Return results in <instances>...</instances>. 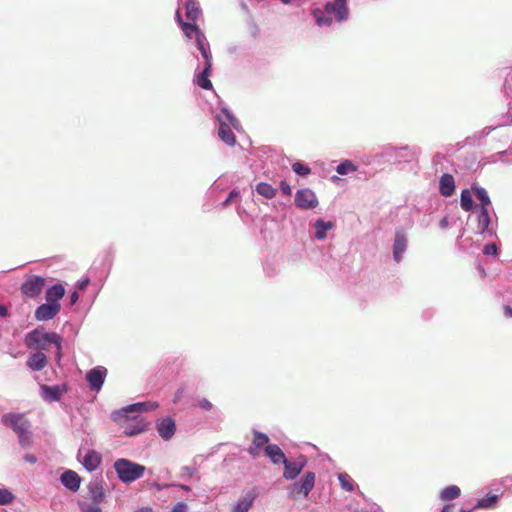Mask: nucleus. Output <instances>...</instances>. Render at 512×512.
<instances>
[{
  "label": "nucleus",
  "instance_id": "1",
  "mask_svg": "<svg viewBox=\"0 0 512 512\" xmlns=\"http://www.w3.org/2000/svg\"><path fill=\"white\" fill-rule=\"evenodd\" d=\"M158 404L155 402H139L129 405L113 414L114 421L118 422L123 429L125 435L134 436L147 428V423L139 417H129V413H141L144 411L155 410Z\"/></svg>",
  "mask_w": 512,
  "mask_h": 512
},
{
  "label": "nucleus",
  "instance_id": "2",
  "mask_svg": "<svg viewBox=\"0 0 512 512\" xmlns=\"http://www.w3.org/2000/svg\"><path fill=\"white\" fill-rule=\"evenodd\" d=\"M118 478L124 483H131L144 475L145 466L134 463L128 459L121 458L113 465Z\"/></svg>",
  "mask_w": 512,
  "mask_h": 512
},
{
  "label": "nucleus",
  "instance_id": "3",
  "mask_svg": "<svg viewBox=\"0 0 512 512\" xmlns=\"http://www.w3.org/2000/svg\"><path fill=\"white\" fill-rule=\"evenodd\" d=\"M2 423L6 426L11 427L18 434L19 441L22 446L25 447L30 444V424L23 414H5L2 416Z\"/></svg>",
  "mask_w": 512,
  "mask_h": 512
},
{
  "label": "nucleus",
  "instance_id": "4",
  "mask_svg": "<svg viewBox=\"0 0 512 512\" xmlns=\"http://www.w3.org/2000/svg\"><path fill=\"white\" fill-rule=\"evenodd\" d=\"M60 335L55 332H43L34 329L25 337V345L30 349L46 350L50 344L59 345Z\"/></svg>",
  "mask_w": 512,
  "mask_h": 512
},
{
  "label": "nucleus",
  "instance_id": "5",
  "mask_svg": "<svg viewBox=\"0 0 512 512\" xmlns=\"http://www.w3.org/2000/svg\"><path fill=\"white\" fill-rule=\"evenodd\" d=\"M315 478V473L307 472L301 482H295L289 487V496L293 499L307 497L314 488Z\"/></svg>",
  "mask_w": 512,
  "mask_h": 512
},
{
  "label": "nucleus",
  "instance_id": "6",
  "mask_svg": "<svg viewBox=\"0 0 512 512\" xmlns=\"http://www.w3.org/2000/svg\"><path fill=\"white\" fill-rule=\"evenodd\" d=\"M45 285V278L38 275H30L21 285V292L27 297L35 298L41 294Z\"/></svg>",
  "mask_w": 512,
  "mask_h": 512
},
{
  "label": "nucleus",
  "instance_id": "7",
  "mask_svg": "<svg viewBox=\"0 0 512 512\" xmlns=\"http://www.w3.org/2000/svg\"><path fill=\"white\" fill-rule=\"evenodd\" d=\"M295 204L301 209H314L318 205V200L312 190L304 188L296 192Z\"/></svg>",
  "mask_w": 512,
  "mask_h": 512
},
{
  "label": "nucleus",
  "instance_id": "8",
  "mask_svg": "<svg viewBox=\"0 0 512 512\" xmlns=\"http://www.w3.org/2000/svg\"><path fill=\"white\" fill-rule=\"evenodd\" d=\"M325 12L328 15H334L338 22L345 21L348 18L349 13L346 0H334L333 2H328L325 5Z\"/></svg>",
  "mask_w": 512,
  "mask_h": 512
},
{
  "label": "nucleus",
  "instance_id": "9",
  "mask_svg": "<svg viewBox=\"0 0 512 512\" xmlns=\"http://www.w3.org/2000/svg\"><path fill=\"white\" fill-rule=\"evenodd\" d=\"M106 375L107 369L102 366L95 367L88 371L86 374V380L88 381L91 390L99 391L104 383Z\"/></svg>",
  "mask_w": 512,
  "mask_h": 512
},
{
  "label": "nucleus",
  "instance_id": "10",
  "mask_svg": "<svg viewBox=\"0 0 512 512\" xmlns=\"http://www.w3.org/2000/svg\"><path fill=\"white\" fill-rule=\"evenodd\" d=\"M283 465V477L287 480H293L301 473L305 467L306 459L303 456L297 458L295 461H289L286 459V462H284Z\"/></svg>",
  "mask_w": 512,
  "mask_h": 512
},
{
  "label": "nucleus",
  "instance_id": "11",
  "mask_svg": "<svg viewBox=\"0 0 512 512\" xmlns=\"http://www.w3.org/2000/svg\"><path fill=\"white\" fill-rule=\"evenodd\" d=\"M182 31L189 39L192 38V33L195 34L196 45L199 51L209 47L206 36L197 24H182Z\"/></svg>",
  "mask_w": 512,
  "mask_h": 512
},
{
  "label": "nucleus",
  "instance_id": "12",
  "mask_svg": "<svg viewBox=\"0 0 512 512\" xmlns=\"http://www.w3.org/2000/svg\"><path fill=\"white\" fill-rule=\"evenodd\" d=\"M40 391L44 400L48 402H55L59 401L62 394L67 391V385L63 384L62 386H48L44 384L40 386Z\"/></svg>",
  "mask_w": 512,
  "mask_h": 512
},
{
  "label": "nucleus",
  "instance_id": "13",
  "mask_svg": "<svg viewBox=\"0 0 512 512\" xmlns=\"http://www.w3.org/2000/svg\"><path fill=\"white\" fill-rule=\"evenodd\" d=\"M60 304L45 303L40 305L35 311V318L38 321H47L53 319L60 311Z\"/></svg>",
  "mask_w": 512,
  "mask_h": 512
},
{
  "label": "nucleus",
  "instance_id": "14",
  "mask_svg": "<svg viewBox=\"0 0 512 512\" xmlns=\"http://www.w3.org/2000/svg\"><path fill=\"white\" fill-rule=\"evenodd\" d=\"M157 431L164 440H169L175 434L176 423L172 418L166 417L157 423Z\"/></svg>",
  "mask_w": 512,
  "mask_h": 512
},
{
  "label": "nucleus",
  "instance_id": "15",
  "mask_svg": "<svg viewBox=\"0 0 512 512\" xmlns=\"http://www.w3.org/2000/svg\"><path fill=\"white\" fill-rule=\"evenodd\" d=\"M407 247V239L402 229L397 230L395 233V240L393 245V256L396 262L402 260L403 253Z\"/></svg>",
  "mask_w": 512,
  "mask_h": 512
},
{
  "label": "nucleus",
  "instance_id": "16",
  "mask_svg": "<svg viewBox=\"0 0 512 512\" xmlns=\"http://www.w3.org/2000/svg\"><path fill=\"white\" fill-rule=\"evenodd\" d=\"M257 497L255 489L247 492L233 507L232 512H248Z\"/></svg>",
  "mask_w": 512,
  "mask_h": 512
},
{
  "label": "nucleus",
  "instance_id": "17",
  "mask_svg": "<svg viewBox=\"0 0 512 512\" xmlns=\"http://www.w3.org/2000/svg\"><path fill=\"white\" fill-rule=\"evenodd\" d=\"M61 482L66 488L75 492L80 487L81 478L76 472L67 470L62 474Z\"/></svg>",
  "mask_w": 512,
  "mask_h": 512
},
{
  "label": "nucleus",
  "instance_id": "18",
  "mask_svg": "<svg viewBox=\"0 0 512 512\" xmlns=\"http://www.w3.org/2000/svg\"><path fill=\"white\" fill-rule=\"evenodd\" d=\"M47 357L43 352H36L29 356L26 364L33 371H40L47 365Z\"/></svg>",
  "mask_w": 512,
  "mask_h": 512
},
{
  "label": "nucleus",
  "instance_id": "19",
  "mask_svg": "<svg viewBox=\"0 0 512 512\" xmlns=\"http://www.w3.org/2000/svg\"><path fill=\"white\" fill-rule=\"evenodd\" d=\"M264 452L266 456L269 457L274 464H283L284 462H286L287 458L285 454L283 453L281 448L276 444L267 445L264 448Z\"/></svg>",
  "mask_w": 512,
  "mask_h": 512
},
{
  "label": "nucleus",
  "instance_id": "20",
  "mask_svg": "<svg viewBox=\"0 0 512 512\" xmlns=\"http://www.w3.org/2000/svg\"><path fill=\"white\" fill-rule=\"evenodd\" d=\"M101 460V455L97 451L89 450L84 456L82 464L88 471H94L99 467Z\"/></svg>",
  "mask_w": 512,
  "mask_h": 512
},
{
  "label": "nucleus",
  "instance_id": "21",
  "mask_svg": "<svg viewBox=\"0 0 512 512\" xmlns=\"http://www.w3.org/2000/svg\"><path fill=\"white\" fill-rule=\"evenodd\" d=\"M455 182L454 178L450 174H444L440 178V193L443 196L449 197L454 193Z\"/></svg>",
  "mask_w": 512,
  "mask_h": 512
},
{
  "label": "nucleus",
  "instance_id": "22",
  "mask_svg": "<svg viewBox=\"0 0 512 512\" xmlns=\"http://www.w3.org/2000/svg\"><path fill=\"white\" fill-rule=\"evenodd\" d=\"M65 294V289L62 284H55L50 287L46 292V301L52 304H60L59 300Z\"/></svg>",
  "mask_w": 512,
  "mask_h": 512
},
{
  "label": "nucleus",
  "instance_id": "23",
  "mask_svg": "<svg viewBox=\"0 0 512 512\" xmlns=\"http://www.w3.org/2000/svg\"><path fill=\"white\" fill-rule=\"evenodd\" d=\"M218 135L220 139L225 142L227 145H234L236 142V137L232 131V129L226 123H221L218 130Z\"/></svg>",
  "mask_w": 512,
  "mask_h": 512
},
{
  "label": "nucleus",
  "instance_id": "24",
  "mask_svg": "<svg viewBox=\"0 0 512 512\" xmlns=\"http://www.w3.org/2000/svg\"><path fill=\"white\" fill-rule=\"evenodd\" d=\"M211 67H204L203 71L197 75L195 79V83L204 90L212 89V82L209 80V75L211 73Z\"/></svg>",
  "mask_w": 512,
  "mask_h": 512
},
{
  "label": "nucleus",
  "instance_id": "25",
  "mask_svg": "<svg viewBox=\"0 0 512 512\" xmlns=\"http://www.w3.org/2000/svg\"><path fill=\"white\" fill-rule=\"evenodd\" d=\"M186 17L190 20V23H195L201 14V10L198 4L194 0H188L185 5Z\"/></svg>",
  "mask_w": 512,
  "mask_h": 512
},
{
  "label": "nucleus",
  "instance_id": "26",
  "mask_svg": "<svg viewBox=\"0 0 512 512\" xmlns=\"http://www.w3.org/2000/svg\"><path fill=\"white\" fill-rule=\"evenodd\" d=\"M489 225H490V216H489L488 209L485 207H481L480 213L478 215V220H477V229H478L479 233H484L485 231H487L489 228Z\"/></svg>",
  "mask_w": 512,
  "mask_h": 512
},
{
  "label": "nucleus",
  "instance_id": "27",
  "mask_svg": "<svg viewBox=\"0 0 512 512\" xmlns=\"http://www.w3.org/2000/svg\"><path fill=\"white\" fill-rule=\"evenodd\" d=\"M332 226L333 225L331 222H324L323 220L318 219L314 224V227L316 229L315 237L318 240H323L326 237L327 231L330 230Z\"/></svg>",
  "mask_w": 512,
  "mask_h": 512
},
{
  "label": "nucleus",
  "instance_id": "28",
  "mask_svg": "<svg viewBox=\"0 0 512 512\" xmlns=\"http://www.w3.org/2000/svg\"><path fill=\"white\" fill-rule=\"evenodd\" d=\"M461 490L456 485H451L444 488L441 492V499L443 501H450L458 498L460 496Z\"/></svg>",
  "mask_w": 512,
  "mask_h": 512
},
{
  "label": "nucleus",
  "instance_id": "29",
  "mask_svg": "<svg viewBox=\"0 0 512 512\" xmlns=\"http://www.w3.org/2000/svg\"><path fill=\"white\" fill-rule=\"evenodd\" d=\"M256 191L265 198L272 199L276 196L277 190L268 183L261 182L256 186Z\"/></svg>",
  "mask_w": 512,
  "mask_h": 512
},
{
  "label": "nucleus",
  "instance_id": "30",
  "mask_svg": "<svg viewBox=\"0 0 512 512\" xmlns=\"http://www.w3.org/2000/svg\"><path fill=\"white\" fill-rule=\"evenodd\" d=\"M90 494L91 499L93 500L92 503H96V505H99L104 500L105 493L103 490L102 485L96 483L90 487Z\"/></svg>",
  "mask_w": 512,
  "mask_h": 512
},
{
  "label": "nucleus",
  "instance_id": "31",
  "mask_svg": "<svg viewBox=\"0 0 512 512\" xmlns=\"http://www.w3.org/2000/svg\"><path fill=\"white\" fill-rule=\"evenodd\" d=\"M460 205L464 211H470L473 208V199L469 190L461 192Z\"/></svg>",
  "mask_w": 512,
  "mask_h": 512
},
{
  "label": "nucleus",
  "instance_id": "32",
  "mask_svg": "<svg viewBox=\"0 0 512 512\" xmlns=\"http://www.w3.org/2000/svg\"><path fill=\"white\" fill-rule=\"evenodd\" d=\"M254 434V438H253V445L256 446L257 448H262V447H266L269 443V437L262 433V432H259V431H254L253 432Z\"/></svg>",
  "mask_w": 512,
  "mask_h": 512
},
{
  "label": "nucleus",
  "instance_id": "33",
  "mask_svg": "<svg viewBox=\"0 0 512 512\" xmlns=\"http://www.w3.org/2000/svg\"><path fill=\"white\" fill-rule=\"evenodd\" d=\"M341 488L347 492L354 490L353 480L347 473H341L338 476Z\"/></svg>",
  "mask_w": 512,
  "mask_h": 512
},
{
  "label": "nucleus",
  "instance_id": "34",
  "mask_svg": "<svg viewBox=\"0 0 512 512\" xmlns=\"http://www.w3.org/2000/svg\"><path fill=\"white\" fill-rule=\"evenodd\" d=\"M474 191L476 198L481 202V207L487 208L491 204L487 191L481 187L475 188Z\"/></svg>",
  "mask_w": 512,
  "mask_h": 512
},
{
  "label": "nucleus",
  "instance_id": "35",
  "mask_svg": "<svg viewBox=\"0 0 512 512\" xmlns=\"http://www.w3.org/2000/svg\"><path fill=\"white\" fill-rule=\"evenodd\" d=\"M497 501H498L497 495H488L487 497L480 499L477 502V505L475 506V508H485V509L491 508L496 504Z\"/></svg>",
  "mask_w": 512,
  "mask_h": 512
},
{
  "label": "nucleus",
  "instance_id": "36",
  "mask_svg": "<svg viewBox=\"0 0 512 512\" xmlns=\"http://www.w3.org/2000/svg\"><path fill=\"white\" fill-rule=\"evenodd\" d=\"M354 171H356V166L349 160L340 163L336 168V172L340 175H346Z\"/></svg>",
  "mask_w": 512,
  "mask_h": 512
},
{
  "label": "nucleus",
  "instance_id": "37",
  "mask_svg": "<svg viewBox=\"0 0 512 512\" xmlns=\"http://www.w3.org/2000/svg\"><path fill=\"white\" fill-rule=\"evenodd\" d=\"M14 495L7 489H0V505H7L12 503Z\"/></svg>",
  "mask_w": 512,
  "mask_h": 512
},
{
  "label": "nucleus",
  "instance_id": "38",
  "mask_svg": "<svg viewBox=\"0 0 512 512\" xmlns=\"http://www.w3.org/2000/svg\"><path fill=\"white\" fill-rule=\"evenodd\" d=\"M292 169L295 173H297L298 175H301V176H306V175L310 174V172H311V169L308 166H306L300 162L294 163L292 165Z\"/></svg>",
  "mask_w": 512,
  "mask_h": 512
},
{
  "label": "nucleus",
  "instance_id": "39",
  "mask_svg": "<svg viewBox=\"0 0 512 512\" xmlns=\"http://www.w3.org/2000/svg\"><path fill=\"white\" fill-rule=\"evenodd\" d=\"M80 510L81 512H102L99 505H96V503H80Z\"/></svg>",
  "mask_w": 512,
  "mask_h": 512
},
{
  "label": "nucleus",
  "instance_id": "40",
  "mask_svg": "<svg viewBox=\"0 0 512 512\" xmlns=\"http://www.w3.org/2000/svg\"><path fill=\"white\" fill-rule=\"evenodd\" d=\"M319 14H322V12L321 11L315 12V17H316V21H317L318 25H330L331 24L332 19L330 17H325V16L319 15Z\"/></svg>",
  "mask_w": 512,
  "mask_h": 512
},
{
  "label": "nucleus",
  "instance_id": "41",
  "mask_svg": "<svg viewBox=\"0 0 512 512\" xmlns=\"http://www.w3.org/2000/svg\"><path fill=\"white\" fill-rule=\"evenodd\" d=\"M204 60H205V66L204 67H211L212 68V54L210 52L209 47L200 50Z\"/></svg>",
  "mask_w": 512,
  "mask_h": 512
},
{
  "label": "nucleus",
  "instance_id": "42",
  "mask_svg": "<svg viewBox=\"0 0 512 512\" xmlns=\"http://www.w3.org/2000/svg\"><path fill=\"white\" fill-rule=\"evenodd\" d=\"M239 198V192L237 190H232L227 199L222 203L223 207L229 206L233 201Z\"/></svg>",
  "mask_w": 512,
  "mask_h": 512
},
{
  "label": "nucleus",
  "instance_id": "43",
  "mask_svg": "<svg viewBox=\"0 0 512 512\" xmlns=\"http://www.w3.org/2000/svg\"><path fill=\"white\" fill-rule=\"evenodd\" d=\"M483 252L485 255H495L497 253V246L495 244H487L484 246Z\"/></svg>",
  "mask_w": 512,
  "mask_h": 512
},
{
  "label": "nucleus",
  "instance_id": "44",
  "mask_svg": "<svg viewBox=\"0 0 512 512\" xmlns=\"http://www.w3.org/2000/svg\"><path fill=\"white\" fill-rule=\"evenodd\" d=\"M280 189H281L283 194H285L287 196H291L292 189H291L290 185L286 181H281L280 182Z\"/></svg>",
  "mask_w": 512,
  "mask_h": 512
},
{
  "label": "nucleus",
  "instance_id": "45",
  "mask_svg": "<svg viewBox=\"0 0 512 512\" xmlns=\"http://www.w3.org/2000/svg\"><path fill=\"white\" fill-rule=\"evenodd\" d=\"M198 405H199V407H200V408H202L203 410H211V409H212V407H213L212 403H211L209 400L204 399V398H203V399H200V400L198 401Z\"/></svg>",
  "mask_w": 512,
  "mask_h": 512
},
{
  "label": "nucleus",
  "instance_id": "46",
  "mask_svg": "<svg viewBox=\"0 0 512 512\" xmlns=\"http://www.w3.org/2000/svg\"><path fill=\"white\" fill-rule=\"evenodd\" d=\"M187 505L184 502H178L172 509V512H187Z\"/></svg>",
  "mask_w": 512,
  "mask_h": 512
},
{
  "label": "nucleus",
  "instance_id": "47",
  "mask_svg": "<svg viewBox=\"0 0 512 512\" xmlns=\"http://www.w3.org/2000/svg\"><path fill=\"white\" fill-rule=\"evenodd\" d=\"M62 341H63V338L60 336L59 345H55L56 346V360L58 362L61 360V357H62Z\"/></svg>",
  "mask_w": 512,
  "mask_h": 512
},
{
  "label": "nucleus",
  "instance_id": "48",
  "mask_svg": "<svg viewBox=\"0 0 512 512\" xmlns=\"http://www.w3.org/2000/svg\"><path fill=\"white\" fill-rule=\"evenodd\" d=\"M182 472L187 475L188 477H192L194 475V468L185 466L182 468Z\"/></svg>",
  "mask_w": 512,
  "mask_h": 512
},
{
  "label": "nucleus",
  "instance_id": "49",
  "mask_svg": "<svg viewBox=\"0 0 512 512\" xmlns=\"http://www.w3.org/2000/svg\"><path fill=\"white\" fill-rule=\"evenodd\" d=\"M183 393H184V388L178 389L177 392L175 393L173 402L174 403L179 402L181 397H182V395H183Z\"/></svg>",
  "mask_w": 512,
  "mask_h": 512
},
{
  "label": "nucleus",
  "instance_id": "50",
  "mask_svg": "<svg viewBox=\"0 0 512 512\" xmlns=\"http://www.w3.org/2000/svg\"><path fill=\"white\" fill-rule=\"evenodd\" d=\"M259 450H260V448H257L256 446H254V445H253V446L249 447V449H248V453H249L250 455H252V456L256 457V456H258V455H259V453H260V451H259Z\"/></svg>",
  "mask_w": 512,
  "mask_h": 512
},
{
  "label": "nucleus",
  "instance_id": "51",
  "mask_svg": "<svg viewBox=\"0 0 512 512\" xmlns=\"http://www.w3.org/2000/svg\"><path fill=\"white\" fill-rule=\"evenodd\" d=\"M24 460H25L26 462H29V463L34 464V463H36L37 458H36V457H35V455H33V454H26V455L24 456Z\"/></svg>",
  "mask_w": 512,
  "mask_h": 512
},
{
  "label": "nucleus",
  "instance_id": "52",
  "mask_svg": "<svg viewBox=\"0 0 512 512\" xmlns=\"http://www.w3.org/2000/svg\"><path fill=\"white\" fill-rule=\"evenodd\" d=\"M504 315L508 318H512V307L506 305L503 307Z\"/></svg>",
  "mask_w": 512,
  "mask_h": 512
},
{
  "label": "nucleus",
  "instance_id": "53",
  "mask_svg": "<svg viewBox=\"0 0 512 512\" xmlns=\"http://www.w3.org/2000/svg\"><path fill=\"white\" fill-rule=\"evenodd\" d=\"M176 19H177V22L179 24V26L182 28V24H190L189 22H184L181 18V14H180V11L177 10L176 12Z\"/></svg>",
  "mask_w": 512,
  "mask_h": 512
},
{
  "label": "nucleus",
  "instance_id": "54",
  "mask_svg": "<svg viewBox=\"0 0 512 512\" xmlns=\"http://www.w3.org/2000/svg\"><path fill=\"white\" fill-rule=\"evenodd\" d=\"M70 300L72 305L78 300V293L76 291L71 294Z\"/></svg>",
  "mask_w": 512,
  "mask_h": 512
},
{
  "label": "nucleus",
  "instance_id": "55",
  "mask_svg": "<svg viewBox=\"0 0 512 512\" xmlns=\"http://www.w3.org/2000/svg\"><path fill=\"white\" fill-rule=\"evenodd\" d=\"M454 505L448 504L445 505L442 509V512H453Z\"/></svg>",
  "mask_w": 512,
  "mask_h": 512
},
{
  "label": "nucleus",
  "instance_id": "56",
  "mask_svg": "<svg viewBox=\"0 0 512 512\" xmlns=\"http://www.w3.org/2000/svg\"><path fill=\"white\" fill-rule=\"evenodd\" d=\"M7 314H8L7 308L0 304V315L5 317V316H7Z\"/></svg>",
  "mask_w": 512,
  "mask_h": 512
},
{
  "label": "nucleus",
  "instance_id": "57",
  "mask_svg": "<svg viewBox=\"0 0 512 512\" xmlns=\"http://www.w3.org/2000/svg\"><path fill=\"white\" fill-rule=\"evenodd\" d=\"M178 487H180L182 490H185V491H190V487L187 486V485H184V484H179L177 485Z\"/></svg>",
  "mask_w": 512,
  "mask_h": 512
},
{
  "label": "nucleus",
  "instance_id": "58",
  "mask_svg": "<svg viewBox=\"0 0 512 512\" xmlns=\"http://www.w3.org/2000/svg\"><path fill=\"white\" fill-rule=\"evenodd\" d=\"M136 512H151V509H149V508H141V509L137 510Z\"/></svg>",
  "mask_w": 512,
  "mask_h": 512
},
{
  "label": "nucleus",
  "instance_id": "59",
  "mask_svg": "<svg viewBox=\"0 0 512 512\" xmlns=\"http://www.w3.org/2000/svg\"><path fill=\"white\" fill-rule=\"evenodd\" d=\"M284 4H288L291 2V0H281Z\"/></svg>",
  "mask_w": 512,
  "mask_h": 512
},
{
  "label": "nucleus",
  "instance_id": "60",
  "mask_svg": "<svg viewBox=\"0 0 512 512\" xmlns=\"http://www.w3.org/2000/svg\"><path fill=\"white\" fill-rule=\"evenodd\" d=\"M460 512H472V510H461Z\"/></svg>",
  "mask_w": 512,
  "mask_h": 512
}]
</instances>
